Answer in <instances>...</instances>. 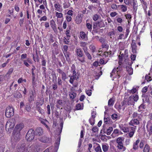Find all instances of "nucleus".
I'll return each instance as SVG.
<instances>
[{"label": "nucleus", "mask_w": 152, "mask_h": 152, "mask_svg": "<svg viewBox=\"0 0 152 152\" xmlns=\"http://www.w3.org/2000/svg\"><path fill=\"white\" fill-rule=\"evenodd\" d=\"M57 71L61 75V78L63 81H65L67 78V76L65 73L60 69H57Z\"/></svg>", "instance_id": "nucleus-13"}, {"label": "nucleus", "mask_w": 152, "mask_h": 152, "mask_svg": "<svg viewBox=\"0 0 152 152\" xmlns=\"http://www.w3.org/2000/svg\"><path fill=\"white\" fill-rule=\"evenodd\" d=\"M141 118L138 119H132L130 122L129 124L130 125L136 126L135 125H138L140 124V121L141 120Z\"/></svg>", "instance_id": "nucleus-11"}, {"label": "nucleus", "mask_w": 152, "mask_h": 152, "mask_svg": "<svg viewBox=\"0 0 152 152\" xmlns=\"http://www.w3.org/2000/svg\"><path fill=\"white\" fill-rule=\"evenodd\" d=\"M80 37L85 40H86L87 39L86 34L83 31H81L80 33Z\"/></svg>", "instance_id": "nucleus-28"}, {"label": "nucleus", "mask_w": 152, "mask_h": 152, "mask_svg": "<svg viewBox=\"0 0 152 152\" xmlns=\"http://www.w3.org/2000/svg\"><path fill=\"white\" fill-rule=\"evenodd\" d=\"M76 94L74 92L69 93V96L71 99H73L76 96Z\"/></svg>", "instance_id": "nucleus-36"}, {"label": "nucleus", "mask_w": 152, "mask_h": 152, "mask_svg": "<svg viewBox=\"0 0 152 152\" xmlns=\"http://www.w3.org/2000/svg\"><path fill=\"white\" fill-rule=\"evenodd\" d=\"M122 104L123 106L124 105H134V102L133 100L132 97L130 96L128 99L124 100Z\"/></svg>", "instance_id": "nucleus-7"}, {"label": "nucleus", "mask_w": 152, "mask_h": 152, "mask_svg": "<svg viewBox=\"0 0 152 152\" xmlns=\"http://www.w3.org/2000/svg\"><path fill=\"white\" fill-rule=\"evenodd\" d=\"M76 79V76L72 75L70 77L69 80V82L72 84H73L74 80Z\"/></svg>", "instance_id": "nucleus-39"}, {"label": "nucleus", "mask_w": 152, "mask_h": 152, "mask_svg": "<svg viewBox=\"0 0 152 152\" xmlns=\"http://www.w3.org/2000/svg\"><path fill=\"white\" fill-rule=\"evenodd\" d=\"M143 103L141 104L139 107V109L138 111H142V110L145 108V105L144 104V103L145 102L144 101V99H143Z\"/></svg>", "instance_id": "nucleus-27"}, {"label": "nucleus", "mask_w": 152, "mask_h": 152, "mask_svg": "<svg viewBox=\"0 0 152 152\" xmlns=\"http://www.w3.org/2000/svg\"><path fill=\"white\" fill-rule=\"evenodd\" d=\"M124 61L123 64V67H125L126 66L131 65L133 63V62L130 60L128 58L127 56H126L124 57Z\"/></svg>", "instance_id": "nucleus-9"}, {"label": "nucleus", "mask_w": 152, "mask_h": 152, "mask_svg": "<svg viewBox=\"0 0 152 152\" xmlns=\"http://www.w3.org/2000/svg\"><path fill=\"white\" fill-rule=\"evenodd\" d=\"M33 57L34 60L35 62H39V59L38 55L37 54V52H36V53L35 56H34V55H33Z\"/></svg>", "instance_id": "nucleus-31"}, {"label": "nucleus", "mask_w": 152, "mask_h": 152, "mask_svg": "<svg viewBox=\"0 0 152 152\" xmlns=\"http://www.w3.org/2000/svg\"><path fill=\"white\" fill-rule=\"evenodd\" d=\"M86 26L88 29V30L90 31H91L92 29V25L88 23H86Z\"/></svg>", "instance_id": "nucleus-48"}, {"label": "nucleus", "mask_w": 152, "mask_h": 152, "mask_svg": "<svg viewBox=\"0 0 152 152\" xmlns=\"http://www.w3.org/2000/svg\"><path fill=\"white\" fill-rule=\"evenodd\" d=\"M122 66L121 65H120L118 66V67H117L116 69V72L117 73V74L118 75V77H120V75L119 74V73H118V72L120 71L122 69Z\"/></svg>", "instance_id": "nucleus-52"}, {"label": "nucleus", "mask_w": 152, "mask_h": 152, "mask_svg": "<svg viewBox=\"0 0 152 152\" xmlns=\"http://www.w3.org/2000/svg\"><path fill=\"white\" fill-rule=\"evenodd\" d=\"M92 133H96L99 131L98 128L96 126L93 127L91 129Z\"/></svg>", "instance_id": "nucleus-47"}, {"label": "nucleus", "mask_w": 152, "mask_h": 152, "mask_svg": "<svg viewBox=\"0 0 152 152\" xmlns=\"http://www.w3.org/2000/svg\"><path fill=\"white\" fill-rule=\"evenodd\" d=\"M137 91V89L136 88H133L132 89L130 90L129 92L130 93H132V94H134Z\"/></svg>", "instance_id": "nucleus-64"}, {"label": "nucleus", "mask_w": 152, "mask_h": 152, "mask_svg": "<svg viewBox=\"0 0 152 152\" xmlns=\"http://www.w3.org/2000/svg\"><path fill=\"white\" fill-rule=\"evenodd\" d=\"M14 96L17 98H20L22 97V95L19 91H16L14 94Z\"/></svg>", "instance_id": "nucleus-41"}, {"label": "nucleus", "mask_w": 152, "mask_h": 152, "mask_svg": "<svg viewBox=\"0 0 152 152\" xmlns=\"http://www.w3.org/2000/svg\"><path fill=\"white\" fill-rule=\"evenodd\" d=\"M150 150V147L148 145L146 144L144 148L143 152H149Z\"/></svg>", "instance_id": "nucleus-37"}, {"label": "nucleus", "mask_w": 152, "mask_h": 152, "mask_svg": "<svg viewBox=\"0 0 152 152\" xmlns=\"http://www.w3.org/2000/svg\"><path fill=\"white\" fill-rule=\"evenodd\" d=\"M36 151L34 146L33 145H28L24 149L25 152H35Z\"/></svg>", "instance_id": "nucleus-12"}, {"label": "nucleus", "mask_w": 152, "mask_h": 152, "mask_svg": "<svg viewBox=\"0 0 152 152\" xmlns=\"http://www.w3.org/2000/svg\"><path fill=\"white\" fill-rule=\"evenodd\" d=\"M140 115L139 114H138L137 112H134L132 115V117L133 118H136L137 117H138V118H140Z\"/></svg>", "instance_id": "nucleus-43"}, {"label": "nucleus", "mask_w": 152, "mask_h": 152, "mask_svg": "<svg viewBox=\"0 0 152 152\" xmlns=\"http://www.w3.org/2000/svg\"><path fill=\"white\" fill-rule=\"evenodd\" d=\"M27 55L26 54H22L21 56V60L23 61L24 60V59L27 58Z\"/></svg>", "instance_id": "nucleus-57"}, {"label": "nucleus", "mask_w": 152, "mask_h": 152, "mask_svg": "<svg viewBox=\"0 0 152 152\" xmlns=\"http://www.w3.org/2000/svg\"><path fill=\"white\" fill-rule=\"evenodd\" d=\"M13 70V68H11L10 69L7 73V75H10L12 73Z\"/></svg>", "instance_id": "nucleus-63"}, {"label": "nucleus", "mask_w": 152, "mask_h": 152, "mask_svg": "<svg viewBox=\"0 0 152 152\" xmlns=\"http://www.w3.org/2000/svg\"><path fill=\"white\" fill-rule=\"evenodd\" d=\"M70 5V4L69 2H65L63 4V7L64 9L68 8L69 7Z\"/></svg>", "instance_id": "nucleus-45"}, {"label": "nucleus", "mask_w": 152, "mask_h": 152, "mask_svg": "<svg viewBox=\"0 0 152 152\" xmlns=\"http://www.w3.org/2000/svg\"><path fill=\"white\" fill-rule=\"evenodd\" d=\"M84 51L86 55L87 56L89 60L91 59H92L91 56L88 52V50H86V49L85 50L84 49Z\"/></svg>", "instance_id": "nucleus-30"}, {"label": "nucleus", "mask_w": 152, "mask_h": 152, "mask_svg": "<svg viewBox=\"0 0 152 152\" xmlns=\"http://www.w3.org/2000/svg\"><path fill=\"white\" fill-rule=\"evenodd\" d=\"M31 95L30 96L29 98V101L31 102L32 101L34 100V97L35 95V93H34L33 91H31Z\"/></svg>", "instance_id": "nucleus-34"}, {"label": "nucleus", "mask_w": 152, "mask_h": 152, "mask_svg": "<svg viewBox=\"0 0 152 152\" xmlns=\"http://www.w3.org/2000/svg\"><path fill=\"white\" fill-rule=\"evenodd\" d=\"M34 132L35 134L39 136L42 135L43 133V129L41 127L37 128Z\"/></svg>", "instance_id": "nucleus-20"}, {"label": "nucleus", "mask_w": 152, "mask_h": 152, "mask_svg": "<svg viewBox=\"0 0 152 152\" xmlns=\"http://www.w3.org/2000/svg\"><path fill=\"white\" fill-rule=\"evenodd\" d=\"M24 126V124L23 123H20L16 125L15 128L14 130H15L17 132H20L23 129Z\"/></svg>", "instance_id": "nucleus-18"}, {"label": "nucleus", "mask_w": 152, "mask_h": 152, "mask_svg": "<svg viewBox=\"0 0 152 152\" xmlns=\"http://www.w3.org/2000/svg\"><path fill=\"white\" fill-rule=\"evenodd\" d=\"M75 52L77 57H82L83 56V52L80 48H76Z\"/></svg>", "instance_id": "nucleus-15"}, {"label": "nucleus", "mask_w": 152, "mask_h": 152, "mask_svg": "<svg viewBox=\"0 0 152 152\" xmlns=\"http://www.w3.org/2000/svg\"><path fill=\"white\" fill-rule=\"evenodd\" d=\"M60 127L58 128L57 129V131L58 132V135L59 136L57 138L56 142H55V148L56 149H58L59 145L60 144V136L61 132L62 130L63 127V123L62 122H61L60 123Z\"/></svg>", "instance_id": "nucleus-4"}, {"label": "nucleus", "mask_w": 152, "mask_h": 152, "mask_svg": "<svg viewBox=\"0 0 152 152\" xmlns=\"http://www.w3.org/2000/svg\"><path fill=\"white\" fill-rule=\"evenodd\" d=\"M120 128L124 132H129L130 129L129 127H125L123 126L122 125L119 126Z\"/></svg>", "instance_id": "nucleus-25"}, {"label": "nucleus", "mask_w": 152, "mask_h": 152, "mask_svg": "<svg viewBox=\"0 0 152 152\" xmlns=\"http://www.w3.org/2000/svg\"><path fill=\"white\" fill-rule=\"evenodd\" d=\"M121 9L122 10V11L123 12H125L127 10V7L126 6L122 4L120 5Z\"/></svg>", "instance_id": "nucleus-38"}, {"label": "nucleus", "mask_w": 152, "mask_h": 152, "mask_svg": "<svg viewBox=\"0 0 152 152\" xmlns=\"http://www.w3.org/2000/svg\"><path fill=\"white\" fill-rule=\"evenodd\" d=\"M83 16V15L81 14H78L77 15L75 19L76 23L77 24H79L81 23Z\"/></svg>", "instance_id": "nucleus-19"}, {"label": "nucleus", "mask_w": 152, "mask_h": 152, "mask_svg": "<svg viewBox=\"0 0 152 152\" xmlns=\"http://www.w3.org/2000/svg\"><path fill=\"white\" fill-rule=\"evenodd\" d=\"M124 138L123 137H119L116 139V142L118 144L117 147L120 151H124L126 148L124 146L123 142Z\"/></svg>", "instance_id": "nucleus-1"}, {"label": "nucleus", "mask_w": 152, "mask_h": 152, "mask_svg": "<svg viewBox=\"0 0 152 152\" xmlns=\"http://www.w3.org/2000/svg\"><path fill=\"white\" fill-rule=\"evenodd\" d=\"M71 70L72 71L73 75L76 76V72L75 71V65L73 64L71 67Z\"/></svg>", "instance_id": "nucleus-42"}, {"label": "nucleus", "mask_w": 152, "mask_h": 152, "mask_svg": "<svg viewBox=\"0 0 152 152\" xmlns=\"http://www.w3.org/2000/svg\"><path fill=\"white\" fill-rule=\"evenodd\" d=\"M55 10L61 12L62 11V9L61 8V6L59 3H56L54 5Z\"/></svg>", "instance_id": "nucleus-24"}, {"label": "nucleus", "mask_w": 152, "mask_h": 152, "mask_svg": "<svg viewBox=\"0 0 152 152\" xmlns=\"http://www.w3.org/2000/svg\"><path fill=\"white\" fill-rule=\"evenodd\" d=\"M26 110L28 112H30L31 111V107L29 104H27L26 106L25 107Z\"/></svg>", "instance_id": "nucleus-54"}, {"label": "nucleus", "mask_w": 152, "mask_h": 152, "mask_svg": "<svg viewBox=\"0 0 152 152\" xmlns=\"http://www.w3.org/2000/svg\"><path fill=\"white\" fill-rule=\"evenodd\" d=\"M136 126L129 127V132L126 134L127 137L132 138L133 137L135 131Z\"/></svg>", "instance_id": "nucleus-8"}, {"label": "nucleus", "mask_w": 152, "mask_h": 152, "mask_svg": "<svg viewBox=\"0 0 152 152\" xmlns=\"http://www.w3.org/2000/svg\"><path fill=\"white\" fill-rule=\"evenodd\" d=\"M56 16L58 18H61L63 17V14L61 12H56Z\"/></svg>", "instance_id": "nucleus-51"}, {"label": "nucleus", "mask_w": 152, "mask_h": 152, "mask_svg": "<svg viewBox=\"0 0 152 152\" xmlns=\"http://www.w3.org/2000/svg\"><path fill=\"white\" fill-rule=\"evenodd\" d=\"M131 66H126L124 68H126L127 71L130 75H132L133 73V69L131 67Z\"/></svg>", "instance_id": "nucleus-23"}, {"label": "nucleus", "mask_w": 152, "mask_h": 152, "mask_svg": "<svg viewBox=\"0 0 152 152\" xmlns=\"http://www.w3.org/2000/svg\"><path fill=\"white\" fill-rule=\"evenodd\" d=\"M69 37L67 38V39L66 38L64 37V43L66 44H69V42L68 41V40H69Z\"/></svg>", "instance_id": "nucleus-59"}, {"label": "nucleus", "mask_w": 152, "mask_h": 152, "mask_svg": "<svg viewBox=\"0 0 152 152\" xmlns=\"http://www.w3.org/2000/svg\"><path fill=\"white\" fill-rule=\"evenodd\" d=\"M140 141V140L138 139L134 142L133 145V149L134 150H137L138 148V144Z\"/></svg>", "instance_id": "nucleus-26"}, {"label": "nucleus", "mask_w": 152, "mask_h": 152, "mask_svg": "<svg viewBox=\"0 0 152 152\" xmlns=\"http://www.w3.org/2000/svg\"><path fill=\"white\" fill-rule=\"evenodd\" d=\"M131 47L132 52L134 53H137V45L136 43L134 41V40L132 41Z\"/></svg>", "instance_id": "nucleus-21"}, {"label": "nucleus", "mask_w": 152, "mask_h": 152, "mask_svg": "<svg viewBox=\"0 0 152 152\" xmlns=\"http://www.w3.org/2000/svg\"><path fill=\"white\" fill-rule=\"evenodd\" d=\"M125 16L126 18L128 20V21H129V20L131 19L132 18L131 15L129 14L125 15Z\"/></svg>", "instance_id": "nucleus-58"}, {"label": "nucleus", "mask_w": 152, "mask_h": 152, "mask_svg": "<svg viewBox=\"0 0 152 152\" xmlns=\"http://www.w3.org/2000/svg\"><path fill=\"white\" fill-rule=\"evenodd\" d=\"M130 140L129 139L127 138L126 139L125 145L126 146H127L129 145L130 142Z\"/></svg>", "instance_id": "nucleus-60"}, {"label": "nucleus", "mask_w": 152, "mask_h": 152, "mask_svg": "<svg viewBox=\"0 0 152 152\" xmlns=\"http://www.w3.org/2000/svg\"><path fill=\"white\" fill-rule=\"evenodd\" d=\"M35 135V132L32 129H29L26 136V138L28 142H31L33 140Z\"/></svg>", "instance_id": "nucleus-3"}, {"label": "nucleus", "mask_w": 152, "mask_h": 152, "mask_svg": "<svg viewBox=\"0 0 152 152\" xmlns=\"http://www.w3.org/2000/svg\"><path fill=\"white\" fill-rule=\"evenodd\" d=\"M89 121L91 124L92 125H93L94 124L95 120L94 119V118L91 117L89 119Z\"/></svg>", "instance_id": "nucleus-50"}, {"label": "nucleus", "mask_w": 152, "mask_h": 152, "mask_svg": "<svg viewBox=\"0 0 152 152\" xmlns=\"http://www.w3.org/2000/svg\"><path fill=\"white\" fill-rule=\"evenodd\" d=\"M133 7L134 10H136L137 9V5L136 4L135 0H133Z\"/></svg>", "instance_id": "nucleus-61"}, {"label": "nucleus", "mask_w": 152, "mask_h": 152, "mask_svg": "<svg viewBox=\"0 0 152 152\" xmlns=\"http://www.w3.org/2000/svg\"><path fill=\"white\" fill-rule=\"evenodd\" d=\"M50 24L54 32L55 33L57 31V30L56 24L54 20H52L50 21Z\"/></svg>", "instance_id": "nucleus-17"}, {"label": "nucleus", "mask_w": 152, "mask_h": 152, "mask_svg": "<svg viewBox=\"0 0 152 152\" xmlns=\"http://www.w3.org/2000/svg\"><path fill=\"white\" fill-rule=\"evenodd\" d=\"M98 27L100 28L104 27L105 25L102 20L97 22Z\"/></svg>", "instance_id": "nucleus-33"}, {"label": "nucleus", "mask_w": 152, "mask_h": 152, "mask_svg": "<svg viewBox=\"0 0 152 152\" xmlns=\"http://www.w3.org/2000/svg\"><path fill=\"white\" fill-rule=\"evenodd\" d=\"M130 96L132 97L133 101L137 102L138 99V95H135L131 96Z\"/></svg>", "instance_id": "nucleus-49"}, {"label": "nucleus", "mask_w": 152, "mask_h": 152, "mask_svg": "<svg viewBox=\"0 0 152 152\" xmlns=\"http://www.w3.org/2000/svg\"><path fill=\"white\" fill-rule=\"evenodd\" d=\"M99 40L100 42H101L102 44H103V43H106L105 40L103 37H100Z\"/></svg>", "instance_id": "nucleus-62"}, {"label": "nucleus", "mask_w": 152, "mask_h": 152, "mask_svg": "<svg viewBox=\"0 0 152 152\" xmlns=\"http://www.w3.org/2000/svg\"><path fill=\"white\" fill-rule=\"evenodd\" d=\"M14 115V110L13 108L10 106L7 107L5 110V115L6 117L10 118Z\"/></svg>", "instance_id": "nucleus-5"}, {"label": "nucleus", "mask_w": 152, "mask_h": 152, "mask_svg": "<svg viewBox=\"0 0 152 152\" xmlns=\"http://www.w3.org/2000/svg\"><path fill=\"white\" fill-rule=\"evenodd\" d=\"M145 80L148 82L151 81L152 79V78H151V77L150 76L148 75H145Z\"/></svg>", "instance_id": "nucleus-55"}, {"label": "nucleus", "mask_w": 152, "mask_h": 152, "mask_svg": "<svg viewBox=\"0 0 152 152\" xmlns=\"http://www.w3.org/2000/svg\"><path fill=\"white\" fill-rule=\"evenodd\" d=\"M114 104V102L112 99H110L108 102V105L109 106H113Z\"/></svg>", "instance_id": "nucleus-56"}, {"label": "nucleus", "mask_w": 152, "mask_h": 152, "mask_svg": "<svg viewBox=\"0 0 152 152\" xmlns=\"http://www.w3.org/2000/svg\"><path fill=\"white\" fill-rule=\"evenodd\" d=\"M86 45L87 43L85 42H82L80 43V46L83 47L82 49L83 51H84V49L85 50L86 49L88 50L86 46Z\"/></svg>", "instance_id": "nucleus-32"}, {"label": "nucleus", "mask_w": 152, "mask_h": 152, "mask_svg": "<svg viewBox=\"0 0 152 152\" xmlns=\"http://www.w3.org/2000/svg\"><path fill=\"white\" fill-rule=\"evenodd\" d=\"M104 122L105 124H110V118L107 117V118L104 117Z\"/></svg>", "instance_id": "nucleus-46"}, {"label": "nucleus", "mask_w": 152, "mask_h": 152, "mask_svg": "<svg viewBox=\"0 0 152 152\" xmlns=\"http://www.w3.org/2000/svg\"><path fill=\"white\" fill-rule=\"evenodd\" d=\"M65 57L66 58V60L68 61H70V59L69 57V54L68 52H66L64 53Z\"/></svg>", "instance_id": "nucleus-44"}, {"label": "nucleus", "mask_w": 152, "mask_h": 152, "mask_svg": "<svg viewBox=\"0 0 152 152\" xmlns=\"http://www.w3.org/2000/svg\"><path fill=\"white\" fill-rule=\"evenodd\" d=\"M39 140L45 143H50L51 142L52 140L50 137L44 136L39 138Z\"/></svg>", "instance_id": "nucleus-10"}, {"label": "nucleus", "mask_w": 152, "mask_h": 152, "mask_svg": "<svg viewBox=\"0 0 152 152\" xmlns=\"http://www.w3.org/2000/svg\"><path fill=\"white\" fill-rule=\"evenodd\" d=\"M83 109V107L81 106L80 104H77L76 106V109L77 110H81Z\"/></svg>", "instance_id": "nucleus-53"}, {"label": "nucleus", "mask_w": 152, "mask_h": 152, "mask_svg": "<svg viewBox=\"0 0 152 152\" xmlns=\"http://www.w3.org/2000/svg\"><path fill=\"white\" fill-rule=\"evenodd\" d=\"M109 146L107 144L102 145V149L104 152H107Z\"/></svg>", "instance_id": "nucleus-29"}, {"label": "nucleus", "mask_w": 152, "mask_h": 152, "mask_svg": "<svg viewBox=\"0 0 152 152\" xmlns=\"http://www.w3.org/2000/svg\"><path fill=\"white\" fill-rule=\"evenodd\" d=\"M15 124V120L14 118H12L6 123L5 128L6 129L10 132L14 127Z\"/></svg>", "instance_id": "nucleus-2"}, {"label": "nucleus", "mask_w": 152, "mask_h": 152, "mask_svg": "<svg viewBox=\"0 0 152 152\" xmlns=\"http://www.w3.org/2000/svg\"><path fill=\"white\" fill-rule=\"evenodd\" d=\"M12 140V142H17L20 140V132L14 130L13 133Z\"/></svg>", "instance_id": "nucleus-6"}, {"label": "nucleus", "mask_w": 152, "mask_h": 152, "mask_svg": "<svg viewBox=\"0 0 152 152\" xmlns=\"http://www.w3.org/2000/svg\"><path fill=\"white\" fill-rule=\"evenodd\" d=\"M124 56V55L122 54H121V56H119V61L118 64L120 65H121L123 64V58Z\"/></svg>", "instance_id": "nucleus-35"}, {"label": "nucleus", "mask_w": 152, "mask_h": 152, "mask_svg": "<svg viewBox=\"0 0 152 152\" xmlns=\"http://www.w3.org/2000/svg\"><path fill=\"white\" fill-rule=\"evenodd\" d=\"M147 131L149 132V134L151 135L152 134V123L150 121H148L146 125Z\"/></svg>", "instance_id": "nucleus-14"}, {"label": "nucleus", "mask_w": 152, "mask_h": 152, "mask_svg": "<svg viewBox=\"0 0 152 152\" xmlns=\"http://www.w3.org/2000/svg\"><path fill=\"white\" fill-rule=\"evenodd\" d=\"M95 150L96 152H102L101 147L99 144H98V146L95 148Z\"/></svg>", "instance_id": "nucleus-40"}, {"label": "nucleus", "mask_w": 152, "mask_h": 152, "mask_svg": "<svg viewBox=\"0 0 152 152\" xmlns=\"http://www.w3.org/2000/svg\"><path fill=\"white\" fill-rule=\"evenodd\" d=\"M119 135V131L118 129H115L114 130L111 135L113 138H114L118 136Z\"/></svg>", "instance_id": "nucleus-22"}, {"label": "nucleus", "mask_w": 152, "mask_h": 152, "mask_svg": "<svg viewBox=\"0 0 152 152\" xmlns=\"http://www.w3.org/2000/svg\"><path fill=\"white\" fill-rule=\"evenodd\" d=\"M105 125H103V132L104 133H106L107 135H109L113 131V128L112 127H109L107 129H106L104 128V126Z\"/></svg>", "instance_id": "nucleus-16"}]
</instances>
